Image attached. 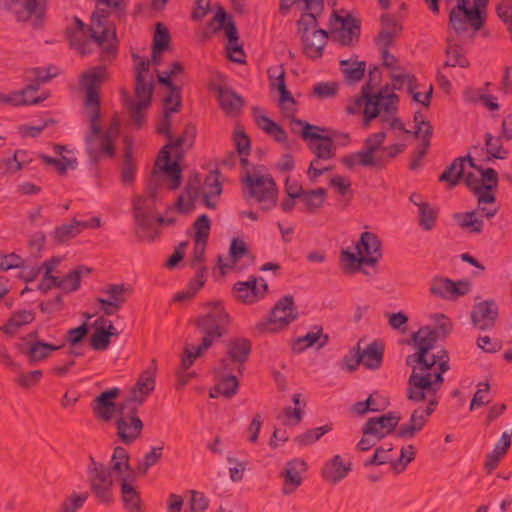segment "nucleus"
<instances>
[{
	"label": "nucleus",
	"instance_id": "obj_1",
	"mask_svg": "<svg viewBox=\"0 0 512 512\" xmlns=\"http://www.w3.org/2000/svg\"><path fill=\"white\" fill-rule=\"evenodd\" d=\"M107 78V69L98 65L84 72L80 78V86L85 90V108L89 120V130L85 136L86 152L89 161L97 164L104 158L112 159L116 155V148L111 138L103 134L100 124L101 101L99 90Z\"/></svg>",
	"mask_w": 512,
	"mask_h": 512
},
{
	"label": "nucleus",
	"instance_id": "obj_2",
	"mask_svg": "<svg viewBox=\"0 0 512 512\" xmlns=\"http://www.w3.org/2000/svg\"><path fill=\"white\" fill-rule=\"evenodd\" d=\"M230 316L220 303H211L208 311L199 316L195 325L203 335L199 346L194 349L185 346L183 350V367H191L196 358L206 352L215 342L228 332Z\"/></svg>",
	"mask_w": 512,
	"mask_h": 512
},
{
	"label": "nucleus",
	"instance_id": "obj_3",
	"mask_svg": "<svg viewBox=\"0 0 512 512\" xmlns=\"http://www.w3.org/2000/svg\"><path fill=\"white\" fill-rule=\"evenodd\" d=\"M429 360L435 361L434 368L412 371L408 378L406 397L412 402L425 401L427 394L437 393L444 383L443 374L450 369L449 355L445 349L432 354Z\"/></svg>",
	"mask_w": 512,
	"mask_h": 512
},
{
	"label": "nucleus",
	"instance_id": "obj_4",
	"mask_svg": "<svg viewBox=\"0 0 512 512\" xmlns=\"http://www.w3.org/2000/svg\"><path fill=\"white\" fill-rule=\"evenodd\" d=\"M436 324V328L424 326L412 334L411 339L417 351L406 358V364L412 367V371L435 367V361L429 360V352L435 347L438 339L445 338L452 329L450 319L444 314L436 315Z\"/></svg>",
	"mask_w": 512,
	"mask_h": 512
},
{
	"label": "nucleus",
	"instance_id": "obj_5",
	"mask_svg": "<svg viewBox=\"0 0 512 512\" xmlns=\"http://www.w3.org/2000/svg\"><path fill=\"white\" fill-rule=\"evenodd\" d=\"M96 2L97 5L101 4L113 9L118 16L125 15L127 8L125 0H96ZM109 17L108 9L97 6V10L91 17L94 28H88L90 36L103 48L100 56L102 61H111L117 53L116 45L111 42V40H115L116 34L114 31L110 32L106 26Z\"/></svg>",
	"mask_w": 512,
	"mask_h": 512
},
{
	"label": "nucleus",
	"instance_id": "obj_6",
	"mask_svg": "<svg viewBox=\"0 0 512 512\" xmlns=\"http://www.w3.org/2000/svg\"><path fill=\"white\" fill-rule=\"evenodd\" d=\"M372 86L366 83L362 87V96L355 98L352 105L346 107L348 114H358L363 106V126H369L370 122L379 116L381 110L387 114L396 112L398 109L399 97L396 93H388V85L376 94H371Z\"/></svg>",
	"mask_w": 512,
	"mask_h": 512
},
{
	"label": "nucleus",
	"instance_id": "obj_7",
	"mask_svg": "<svg viewBox=\"0 0 512 512\" xmlns=\"http://www.w3.org/2000/svg\"><path fill=\"white\" fill-rule=\"evenodd\" d=\"M291 130L294 133L300 134L305 141H320V143L315 146L313 144L309 145L312 152L316 155L315 159L328 160L335 156L336 147L333 142V137H336L338 133L333 132L331 136L322 135L317 131H324L323 128L294 117L291 118ZM339 136L343 137L345 140L344 145L350 140L349 134L347 133H339Z\"/></svg>",
	"mask_w": 512,
	"mask_h": 512
},
{
	"label": "nucleus",
	"instance_id": "obj_8",
	"mask_svg": "<svg viewBox=\"0 0 512 512\" xmlns=\"http://www.w3.org/2000/svg\"><path fill=\"white\" fill-rule=\"evenodd\" d=\"M224 30L228 39L227 52L231 61L236 63L245 62V52L242 45L238 44L239 34L232 15H229L223 7H219L213 19L207 25L206 37H211L219 31Z\"/></svg>",
	"mask_w": 512,
	"mask_h": 512
},
{
	"label": "nucleus",
	"instance_id": "obj_9",
	"mask_svg": "<svg viewBox=\"0 0 512 512\" xmlns=\"http://www.w3.org/2000/svg\"><path fill=\"white\" fill-rule=\"evenodd\" d=\"M252 352V342L246 337H235L226 344V356L219 359L214 368L215 373L243 374L245 364Z\"/></svg>",
	"mask_w": 512,
	"mask_h": 512
},
{
	"label": "nucleus",
	"instance_id": "obj_10",
	"mask_svg": "<svg viewBox=\"0 0 512 512\" xmlns=\"http://www.w3.org/2000/svg\"><path fill=\"white\" fill-rule=\"evenodd\" d=\"M148 200L143 196L133 199V211L136 221L135 234L139 240L153 242L160 234L157 225L165 224L162 216L154 218L152 212L154 205H147Z\"/></svg>",
	"mask_w": 512,
	"mask_h": 512
},
{
	"label": "nucleus",
	"instance_id": "obj_11",
	"mask_svg": "<svg viewBox=\"0 0 512 512\" xmlns=\"http://www.w3.org/2000/svg\"><path fill=\"white\" fill-rule=\"evenodd\" d=\"M242 182L248 189V196L263 204L262 210L267 211L277 205L278 188L271 175H256L247 171Z\"/></svg>",
	"mask_w": 512,
	"mask_h": 512
},
{
	"label": "nucleus",
	"instance_id": "obj_12",
	"mask_svg": "<svg viewBox=\"0 0 512 512\" xmlns=\"http://www.w3.org/2000/svg\"><path fill=\"white\" fill-rule=\"evenodd\" d=\"M111 473L112 471L104 463L97 462L93 456H90V463L87 467L88 482L94 496L103 504L113 501Z\"/></svg>",
	"mask_w": 512,
	"mask_h": 512
},
{
	"label": "nucleus",
	"instance_id": "obj_13",
	"mask_svg": "<svg viewBox=\"0 0 512 512\" xmlns=\"http://www.w3.org/2000/svg\"><path fill=\"white\" fill-rule=\"evenodd\" d=\"M155 388V371L147 369L141 373L137 383L131 389L129 397L119 403V412L138 413V409L143 405L147 396Z\"/></svg>",
	"mask_w": 512,
	"mask_h": 512
},
{
	"label": "nucleus",
	"instance_id": "obj_14",
	"mask_svg": "<svg viewBox=\"0 0 512 512\" xmlns=\"http://www.w3.org/2000/svg\"><path fill=\"white\" fill-rule=\"evenodd\" d=\"M436 394L437 393L427 394L425 400L428 401V404L426 408H416L413 410L409 422L402 424L397 429L396 436L398 438L412 439L415 437L416 433L420 432L424 428L430 416L434 413L439 404V399Z\"/></svg>",
	"mask_w": 512,
	"mask_h": 512
},
{
	"label": "nucleus",
	"instance_id": "obj_15",
	"mask_svg": "<svg viewBox=\"0 0 512 512\" xmlns=\"http://www.w3.org/2000/svg\"><path fill=\"white\" fill-rule=\"evenodd\" d=\"M299 316L298 308L295 305L292 295L281 297L271 310L268 321L264 324L265 330L274 332L285 329Z\"/></svg>",
	"mask_w": 512,
	"mask_h": 512
},
{
	"label": "nucleus",
	"instance_id": "obj_16",
	"mask_svg": "<svg viewBox=\"0 0 512 512\" xmlns=\"http://www.w3.org/2000/svg\"><path fill=\"white\" fill-rule=\"evenodd\" d=\"M401 418L398 412H388L377 417H370L365 422L362 433L365 435H374L377 441H381L393 432H397L396 428Z\"/></svg>",
	"mask_w": 512,
	"mask_h": 512
},
{
	"label": "nucleus",
	"instance_id": "obj_17",
	"mask_svg": "<svg viewBox=\"0 0 512 512\" xmlns=\"http://www.w3.org/2000/svg\"><path fill=\"white\" fill-rule=\"evenodd\" d=\"M468 24L474 29L479 31L485 24V16L481 15L477 9L471 7L452 8L449 13V25L457 34H463L468 30Z\"/></svg>",
	"mask_w": 512,
	"mask_h": 512
},
{
	"label": "nucleus",
	"instance_id": "obj_18",
	"mask_svg": "<svg viewBox=\"0 0 512 512\" xmlns=\"http://www.w3.org/2000/svg\"><path fill=\"white\" fill-rule=\"evenodd\" d=\"M307 462L302 458H293L286 463L285 468L280 473L283 479L282 493L291 495L303 483V474L307 471Z\"/></svg>",
	"mask_w": 512,
	"mask_h": 512
},
{
	"label": "nucleus",
	"instance_id": "obj_19",
	"mask_svg": "<svg viewBox=\"0 0 512 512\" xmlns=\"http://www.w3.org/2000/svg\"><path fill=\"white\" fill-rule=\"evenodd\" d=\"M120 417L116 420L117 435L125 445L132 444L141 436L144 424L135 413L119 412Z\"/></svg>",
	"mask_w": 512,
	"mask_h": 512
},
{
	"label": "nucleus",
	"instance_id": "obj_20",
	"mask_svg": "<svg viewBox=\"0 0 512 512\" xmlns=\"http://www.w3.org/2000/svg\"><path fill=\"white\" fill-rule=\"evenodd\" d=\"M498 316L499 308L493 299L477 303L471 311V321L480 330H488L494 327Z\"/></svg>",
	"mask_w": 512,
	"mask_h": 512
},
{
	"label": "nucleus",
	"instance_id": "obj_21",
	"mask_svg": "<svg viewBox=\"0 0 512 512\" xmlns=\"http://www.w3.org/2000/svg\"><path fill=\"white\" fill-rule=\"evenodd\" d=\"M268 285L263 278L251 277L248 281L237 282L233 291L237 300L245 304H252L263 298Z\"/></svg>",
	"mask_w": 512,
	"mask_h": 512
},
{
	"label": "nucleus",
	"instance_id": "obj_22",
	"mask_svg": "<svg viewBox=\"0 0 512 512\" xmlns=\"http://www.w3.org/2000/svg\"><path fill=\"white\" fill-rule=\"evenodd\" d=\"M386 139L385 132H377L369 135L364 144L366 146V152L370 154V164H368V168H373L377 170L384 169L387 164L390 162V157H388V153L382 144Z\"/></svg>",
	"mask_w": 512,
	"mask_h": 512
},
{
	"label": "nucleus",
	"instance_id": "obj_23",
	"mask_svg": "<svg viewBox=\"0 0 512 512\" xmlns=\"http://www.w3.org/2000/svg\"><path fill=\"white\" fill-rule=\"evenodd\" d=\"M120 394L119 388H111L103 391L98 395L94 402L93 407L94 414L97 418L109 421L112 419L113 414L117 412L119 414V403L116 404L113 400L116 399Z\"/></svg>",
	"mask_w": 512,
	"mask_h": 512
},
{
	"label": "nucleus",
	"instance_id": "obj_24",
	"mask_svg": "<svg viewBox=\"0 0 512 512\" xmlns=\"http://www.w3.org/2000/svg\"><path fill=\"white\" fill-rule=\"evenodd\" d=\"M300 2L305 3V13L300 16L297 22L298 32L302 35L309 33L314 29H318L317 14H320L324 9L323 0H294L295 4Z\"/></svg>",
	"mask_w": 512,
	"mask_h": 512
},
{
	"label": "nucleus",
	"instance_id": "obj_25",
	"mask_svg": "<svg viewBox=\"0 0 512 512\" xmlns=\"http://www.w3.org/2000/svg\"><path fill=\"white\" fill-rule=\"evenodd\" d=\"M355 249L358 254L363 255V258L374 259V266L383 257L381 240L373 232H363L355 245Z\"/></svg>",
	"mask_w": 512,
	"mask_h": 512
},
{
	"label": "nucleus",
	"instance_id": "obj_26",
	"mask_svg": "<svg viewBox=\"0 0 512 512\" xmlns=\"http://www.w3.org/2000/svg\"><path fill=\"white\" fill-rule=\"evenodd\" d=\"M63 345H54L42 340L19 345V352L26 355L30 365H34L51 356V353L61 349Z\"/></svg>",
	"mask_w": 512,
	"mask_h": 512
},
{
	"label": "nucleus",
	"instance_id": "obj_27",
	"mask_svg": "<svg viewBox=\"0 0 512 512\" xmlns=\"http://www.w3.org/2000/svg\"><path fill=\"white\" fill-rule=\"evenodd\" d=\"M304 54L311 59H318L323 55L327 44L328 33L324 29H314L301 36Z\"/></svg>",
	"mask_w": 512,
	"mask_h": 512
},
{
	"label": "nucleus",
	"instance_id": "obj_28",
	"mask_svg": "<svg viewBox=\"0 0 512 512\" xmlns=\"http://www.w3.org/2000/svg\"><path fill=\"white\" fill-rule=\"evenodd\" d=\"M496 213L497 208L490 209L482 207L481 204H479L478 210L455 214V219L461 228H471L472 232L480 233L483 229L484 223L482 219L477 217V215L480 214L487 219H491L496 215Z\"/></svg>",
	"mask_w": 512,
	"mask_h": 512
},
{
	"label": "nucleus",
	"instance_id": "obj_29",
	"mask_svg": "<svg viewBox=\"0 0 512 512\" xmlns=\"http://www.w3.org/2000/svg\"><path fill=\"white\" fill-rule=\"evenodd\" d=\"M197 135L196 126L193 123L185 125L184 131L178 138H174L168 142L159 152L158 161H169V150L185 148L189 150L193 147Z\"/></svg>",
	"mask_w": 512,
	"mask_h": 512
},
{
	"label": "nucleus",
	"instance_id": "obj_30",
	"mask_svg": "<svg viewBox=\"0 0 512 512\" xmlns=\"http://www.w3.org/2000/svg\"><path fill=\"white\" fill-rule=\"evenodd\" d=\"M55 76H57L55 67L26 69L24 71V80L27 82V85L24 89L31 96L32 93L40 89L42 84L49 82Z\"/></svg>",
	"mask_w": 512,
	"mask_h": 512
},
{
	"label": "nucleus",
	"instance_id": "obj_31",
	"mask_svg": "<svg viewBox=\"0 0 512 512\" xmlns=\"http://www.w3.org/2000/svg\"><path fill=\"white\" fill-rule=\"evenodd\" d=\"M175 160L171 161V152L169 151V161L163 160L164 165L159 166V170L166 175L170 176L169 188L171 190H177L181 186L182 182V168L180 162L184 160L186 149L178 148L175 149Z\"/></svg>",
	"mask_w": 512,
	"mask_h": 512
},
{
	"label": "nucleus",
	"instance_id": "obj_32",
	"mask_svg": "<svg viewBox=\"0 0 512 512\" xmlns=\"http://www.w3.org/2000/svg\"><path fill=\"white\" fill-rule=\"evenodd\" d=\"M352 464H345L340 455H335L322 468V477L331 484H337L351 471Z\"/></svg>",
	"mask_w": 512,
	"mask_h": 512
},
{
	"label": "nucleus",
	"instance_id": "obj_33",
	"mask_svg": "<svg viewBox=\"0 0 512 512\" xmlns=\"http://www.w3.org/2000/svg\"><path fill=\"white\" fill-rule=\"evenodd\" d=\"M333 15L338 22H341V27L336 34L338 42L343 46L351 45L353 40H357L360 36V22L350 15L346 17L338 16L335 11Z\"/></svg>",
	"mask_w": 512,
	"mask_h": 512
},
{
	"label": "nucleus",
	"instance_id": "obj_34",
	"mask_svg": "<svg viewBox=\"0 0 512 512\" xmlns=\"http://www.w3.org/2000/svg\"><path fill=\"white\" fill-rule=\"evenodd\" d=\"M329 342V336L323 333L321 326H314L312 331L306 335L298 337L292 346V350L301 353L306 349L316 346L317 349L323 348Z\"/></svg>",
	"mask_w": 512,
	"mask_h": 512
},
{
	"label": "nucleus",
	"instance_id": "obj_35",
	"mask_svg": "<svg viewBox=\"0 0 512 512\" xmlns=\"http://www.w3.org/2000/svg\"><path fill=\"white\" fill-rule=\"evenodd\" d=\"M463 180L465 185L473 192L478 199V204H493L496 201V197L491 192L490 186H484V183L475 176L474 173L468 172L463 173Z\"/></svg>",
	"mask_w": 512,
	"mask_h": 512
},
{
	"label": "nucleus",
	"instance_id": "obj_36",
	"mask_svg": "<svg viewBox=\"0 0 512 512\" xmlns=\"http://www.w3.org/2000/svg\"><path fill=\"white\" fill-rule=\"evenodd\" d=\"M384 357V343L380 340H374L361 349L362 365L371 370L379 369L382 366Z\"/></svg>",
	"mask_w": 512,
	"mask_h": 512
},
{
	"label": "nucleus",
	"instance_id": "obj_37",
	"mask_svg": "<svg viewBox=\"0 0 512 512\" xmlns=\"http://www.w3.org/2000/svg\"><path fill=\"white\" fill-rule=\"evenodd\" d=\"M133 480L131 478V481ZM120 486L124 508L129 512H142L140 493L132 482H129L128 477L121 478Z\"/></svg>",
	"mask_w": 512,
	"mask_h": 512
},
{
	"label": "nucleus",
	"instance_id": "obj_38",
	"mask_svg": "<svg viewBox=\"0 0 512 512\" xmlns=\"http://www.w3.org/2000/svg\"><path fill=\"white\" fill-rule=\"evenodd\" d=\"M512 442V433L503 432L498 442L495 444L491 453L486 456L485 468L488 473L495 470L500 460L507 454Z\"/></svg>",
	"mask_w": 512,
	"mask_h": 512
},
{
	"label": "nucleus",
	"instance_id": "obj_39",
	"mask_svg": "<svg viewBox=\"0 0 512 512\" xmlns=\"http://www.w3.org/2000/svg\"><path fill=\"white\" fill-rule=\"evenodd\" d=\"M445 54L447 60L444 62L443 67L458 66L460 68H468L470 66L463 46L456 43L453 38H447Z\"/></svg>",
	"mask_w": 512,
	"mask_h": 512
},
{
	"label": "nucleus",
	"instance_id": "obj_40",
	"mask_svg": "<svg viewBox=\"0 0 512 512\" xmlns=\"http://www.w3.org/2000/svg\"><path fill=\"white\" fill-rule=\"evenodd\" d=\"M217 92L220 106L226 113L234 114L242 109L244 99L234 90L229 87L219 86Z\"/></svg>",
	"mask_w": 512,
	"mask_h": 512
},
{
	"label": "nucleus",
	"instance_id": "obj_41",
	"mask_svg": "<svg viewBox=\"0 0 512 512\" xmlns=\"http://www.w3.org/2000/svg\"><path fill=\"white\" fill-rule=\"evenodd\" d=\"M218 375H222V378L219 382L210 390L209 396L211 398H216L219 395L231 398L233 397L238 389H239V381L233 373H217Z\"/></svg>",
	"mask_w": 512,
	"mask_h": 512
},
{
	"label": "nucleus",
	"instance_id": "obj_42",
	"mask_svg": "<svg viewBox=\"0 0 512 512\" xmlns=\"http://www.w3.org/2000/svg\"><path fill=\"white\" fill-rule=\"evenodd\" d=\"M374 259L363 258V255L353 253L349 250H342L340 253V263L345 273H355L362 270V265L374 267Z\"/></svg>",
	"mask_w": 512,
	"mask_h": 512
},
{
	"label": "nucleus",
	"instance_id": "obj_43",
	"mask_svg": "<svg viewBox=\"0 0 512 512\" xmlns=\"http://www.w3.org/2000/svg\"><path fill=\"white\" fill-rule=\"evenodd\" d=\"M229 255H230V261L231 264H221V257H219V266L220 269L223 270L225 268H234L236 267L237 263L242 259L243 257H247L249 259L250 263H253L255 260V256L250 252L248 245L241 239L234 238L231 241L230 248H229Z\"/></svg>",
	"mask_w": 512,
	"mask_h": 512
},
{
	"label": "nucleus",
	"instance_id": "obj_44",
	"mask_svg": "<svg viewBox=\"0 0 512 512\" xmlns=\"http://www.w3.org/2000/svg\"><path fill=\"white\" fill-rule=\"evenodd\" d=\"M92 269L84 265H80L70 271L66 276L59 278V289L65 293L77 291L81 285V277L90 274Z\"/></svg>",
	"mask_w": 512,
	"mask_h": 512
},
{
	"label": "nucleus",
	"instance_id": "obj_45",
	"mask_svg": "<svg viewBox=\"0 0 512 512\" xmlns=\"http://www.w3.org/2000/svg\"><path fill=\"white\" fill-rule=\"evenodd\" d=\"M49 97V93H43L41 96L32 97L27 94L23 88L20 91H12L6 94L4 104L19 107L24 105H37Z\"/></svg>",
	"mask_w": 512,
	"mask_h": 512
},
{
	"label": "nucleus",
	"instance_id": "obj_46",
	"mask_svg": "<svg viewBox=\"0 0 512 512\" xmlns=\"http://www.w3.org/2000/svg\"><path fill=\"white\" fill-rule=\"evenodd\" d=\"M340 68L345 79L350 84H356L362 80L365 74L366 63L364 61L341 60Z\"/></svg>",
	"mask_w": 512,
	"mask_h": 512
},
{
	"label": "nucleus",
	"instance_id": "obj_47",
	"mask_svg": "<svg viewBox=\"0 0 512 512\" xmlns=\"http://www.w3.org/2000/svg\"><path fill=\"white\" fill-rule=\"evenodd\" d=\"M35 319V312L32 310L16 311L8 319V321L1 327V330L9 335L16 333L17 329L23 325L33 322Z\"/></svg>",
	"mask_w": 512,
	"mask_h": 512
},
{
	"label": "nucleus",
	"instance_id": "obj_48",
	"mask_svg": "<svg viewBox=\"0 0 512 512\" xmlns=\"http://www.w3.org/2000/svg\"><path fill=\"white\" fill-rule=\"evenodd\" d=\"M256 123L260 129L274 138L278 143H286L287 133L281 125L265 115H256Z\"/></svg>",
	"mask_w": 512,
	"mask_h": 512
},
{
	"label": "nucleus",
	"instance_id": "obj_49",
	"mask_svg": "<svg viewBox=\"0 0 512 512\" xmlns=\"http://www.w3.org/2000/svg\"><path fill=\"white\" fill-rule=\"evenodd\" d=\"M181 108L182 100L179 99L176 102H174L173 105H164L163 116L157 123V133L166 136L168 142H170L173 139V134L171 132V114L179 112Z\"/></svg>",
	"mask_w": 512,
	"mask_h": 512
},
{
	"label": "nucleus",
	"instance_id": "obj_50",
	"mask_svg": "<svg viewBox=\"0 0 512 512\" xmlns=\"http://www.w3.org/2000/svg\"><path fill=\"white\" fill-rule=\"evenodd\" d=\"M465 158H455L439 176L440 182H447L451 188L458 185L463 177Z\"/></svg>",
	"mask_w": 512,
	"mask_h": 512
},
{
	"label": "nucleus",
	"instance_id": "obj_51",
	"mask_svg": "<svg viewBox=\"0 0 512 512\" xmlns=\"http://www.w3.org/2000/svg\"><path fill=\"white\" fill-rule=\"evenodd\" d=\"M78 224L79 220L73 219L71 223H64L57 226L52 234L54 241L62 244L75 238L82 232Z\"/></svg>",
	"mask_w": 512,
	"mask_h": 512
},
{
	"label": "nucleus",
	"instance_id": "obj_52",
	"mask_svg": "<svg viewBox=\"0 0 512 512\" xmlns=\"http://www.w3.org/2000/svg\"><path fill=\"white\" fill-rule=\"evenodd\" d=\"M68 40L70 46L81 55H86L91 52L90 45L95 40L90 36L89 32L69 31Z\"/></svg>",
	"mask_w": 512,
	"mask_h": 512
},
{
	"label": "nucleus",
	"instance_id": "obj_53",
	"mask_svg": "<svg viewBox=\"0 0 512 512\" xmlns=\"http://www.w3.org/2000/svg\"><path fill=\"white\" fill-rule=\"evenodd\" d=\"M333 429L332 423H327L323 426L309 429L304 433L295 437L294 441L299 446H308L318 441L323 435L330 432Z\"/></svg>",
	"mask_w": 512,
	"mask_h": 512
},
{
	"label": "nucleus",
	"instance_id": "obj_54",
	"mask_svg": "<svg viewBox=\"0 0 512 512\" xmlns=\"http://www.w3.org/2000/svg\"><path fill=\"white\" fill-rule=\"evenodd\" d=\"M137 165L132 155L130 146L125 148L123 166L121 170V181L124 185H132L135 180Z\"/></svg>",
	"mask_w": 512,
	"mask_h": 512
},
{
	"label": "nucleus",
	"instance_id": "obj_55",
	"mask_svg": "<svg viewBox=\"0 0 512 512\" xmlns=\"http://www.w3.org/2000/svg\"><path fill=\"white\" fill-rule=\"evenodd\" d=\"M154 91V82L152 78H143L141 81L135 79V95L136 102L144 104V106H150L152 102V96Z\"/></svg>",
	"mask_w": 512,
	"mask_h": 512
},
{
	"label": "nucleus",
	"instance_id": "obj_56",
	"mask_svg": "<svg viewBox=\"0 0 512 512\" xmlns=\"http://www.w3.org/2000/svg\"><path fill=\"white\" fill-rule=\"evenodd\" d=\"M326 190L324 188H317L315 190L305 191L300 199H302L306 212H314L316 209L322 207L326 199Z\"/></svg>",
	"mask_w": 512,
	"mask_h": 512
},
{
	"label": "nucleus",
	"instance_id": "obj_57",
	"mask_svg": "<svg viewBox=\"0 0 512 512\" xmlns=\"http://www.w3.org/2000/svg\"><path fill=\"white\" fill-rule=\"evenodd\" d=\"M485 147L489 158L503 160L509 154V151L503 147L502 138L500 136L495 137L489 132L485 134Z\"/></svg>",
	"mask_w": 512,
	"mask_h": 512
},
{
	"label": "nucleus",
	"instance_id": "obj_58",
	"mask_svg": "<svg viewBox=\"0 0 512 512\" xmlns=\"http://www.w3.org/2000/svg\"><path fill=\"white\" fill-rule=\"evenodd\" d=\"M130 455L128 451L122 447L117 446L114 448L113 455L110 463V471L112 472H126L131 469Z\"/></svg>",
	"mask_w": 512,
	"mask_h": 512
},
{
	"label": "nucleus",
	"instance_id": "obj_59",
	"mask_svg": "<svg viewBox=\"0 0 512 512\" xmlns=\"http://www.w3.org/2000/svg\"><path fill=\"white\" fill-rule=\"evenodd\" d=\"M123 100L127 109L130 111L131 119L137 127H141L146 122V116L143 112L149 106L136 102L128 93L123 92Z\"/></svg>",
	"mask_w": 512,
	"mask_h": 512
},
{
	"label": "nucleus",
	"instance_id": "obj_60",
	"mask_svg": "<svg viewBox=\"0 0 512 512\" xmlns=\"http://www.w3.org/2000/svg\"><path fill=\"white\" fill-rule=\"evenodd\" d=\"M419 225L426 231L434 228L438 212L428 202H421L419 204Z\"/></svg>",
	"mask_w": 512,
	"mask_h": 512
},
{
	"label": "nucleus",
	"instance_id": "obj_61",
	"mask_svg": "<svg viewBox=\"0 0 512 512\" xmlns=\"http://www.w3.org/2000/svg\"><path fill=\"white\" fill-rule=\"evenodd\" d=\"M164 445L154 446L151 451L144 455L143 460L139 461L137 465V471L141 475H146L148 470L156 465L163 456Z\"/></svg>",
	"mask_w": 512,
	"mask_h": 512
},
{
	"label": "nucleus",
	"instance_id": "obj_62",
	"mask_svg": "<svg viewBox=\"0 0 512 512\" xmlns=\"http://www.w3.org/2000/svg\"><path fill=\"white\" fill-rule=\"evenodd\" d=\"M453 287L454 281L449 278H434L431 283L430 293L443 299H450L452 298Z\"/></svg>",
	"mask_w": 512,
	"mask_h": 512
},
{
	"label": "nucleus",
	"instance_id": "obj_63",
	"mask_svg": "<svg viewBox=\"0 0 512 512\" xmlns=\"http://www.w3.org/2000/svg\"><path fill=\"white\" fill-rule=\"evenodd\" d=\"M416 451L412 444L402 447L400 457L392 460L391 469L397 474L403 472L408 464L415 459Z\"/></svg>",
	"mask_w": 512,
	"mask_h": 512
},
{
	"label": "nucleus",
	"instance_id": "obj_64",
	"mask_svg": "<svg viewBox=\"0 0 512 512\" xmlns=\"http://www.w3.org/2000/svg\"><path fill=\"white\" fill-rule=\"evenodd\" d=\"M369 156L370 154L366 152V146L364 145L362 150L343 156L341 163L349 170H352L356 165L368 168V164H370Z\"/></svg>",
	"mask_w": 512,
	"mask_h": 512
}]
</instances>
